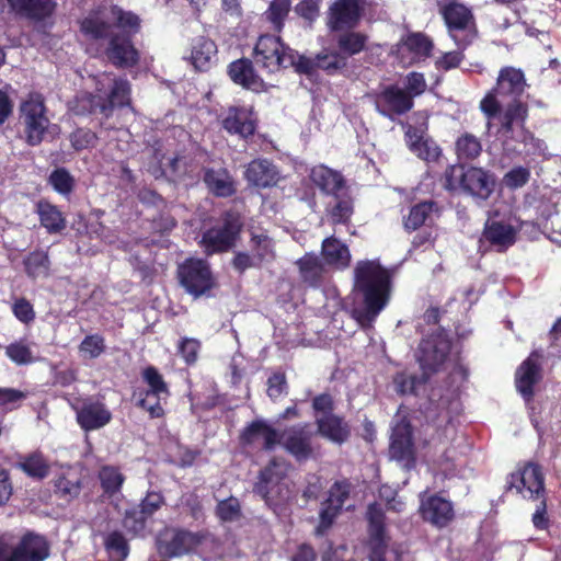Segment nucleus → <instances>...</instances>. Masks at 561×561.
<instances>
[{"label": "nucleus", "instance_id": "f257e3e1", "mask_svg": "<svg viewBox=\"0 0 561 561\" xmlns=\"http://www.w3.org/2000/svg\"><path fill=\"white\" fill-rule=\"evenodd\" d=\"M139 18L116 5L104 7L91 12L82 22L81 31L89 37L110 38L106 48L107 58L117 67L128 68L138 60V51L130 36L138 32Z\"/></svg>", "mask_w": 561, "mask_h": 561}, {"label": "nucleus", "instance_id": "f03ea898", "mask_svg": "<svg viewBox=\"0 0 561 561\" xmlns=\"http://www.w3.org/2000/svg\"><path fill=\"white\" fill-rule=\"evenodd\" d=\"M526 87L524 72L514 67H504L500 70L496 87L491 90L480 102V108L485 115L486 127L490 130L493 122L501 125L500 133L503 136L510 133L524 135V121L526 110L519 102Z\"/></svg>", "mask_w": 561, "mask_h": 561}, {"label": "nucleus", "instance_id": "7ed1b4c3", "mask_svg": "<svg viewBox=\"0 0 561 561\" xmlns=\"http://www.w3.org/2000/svg\"><path fill=\"white\" fill-rule=\"evenodd\" d=\"M353 290L362 299L363 307L354 308L352 317L362 328H369L390 300L392 275L378 261H358L354 268Z\"/></svg>", "mask_w": 561, "mask_h": 561}, {"label": "nucleus", "instance_id": "20e7f679", "mask_svg": "<svg viewBox=\"0 0 561 561\" xmlns=\"http://www.w3.org/2000/svg\"><path fill=\"white\" fill-rule=\"evenodd\" d=\"M96 94H84L78 98V113L93 112L100 108L106 113L115 106L129 103V83L124 79H115L108 73L95 78Z\"/></svg>", "mask_w": 561, "mask_h": 561}, {"label": "nucleus", "instance_id": "39448f33", "mask_svg": "<svg viewBox=\"0 0 561 561\" xmlns=\"http://www.w3.org/2000/svg\"><path fill=\"white\" fill-rule=\"evenodd\" d=\"M453 340L447 331L439 327L423 336L416 348V360L425 377L445 369L453 356Z\"/></svg>", "mask_w": 561, "mask_h": 561}, {"label": "nucleus", "instance_id": "423d86ee", "mask_svg": "<svg viewBox=\"0 0 561 561\" xmlns=\"http://www.w3.org/2000/svg\"><path fill=\"white\" fill-rule=\"evenodd\" d=\"M176 278L184 291L197 299L211 297L219 284L210 264L198 257H187L178 265Z\"/></svg>", "mask_w": 561, "mask_h": 561}, {"label": "nucleus", "instance_id": "0eeeda50", "mask_svg": "<svg viewBox=\"0 0 561 561\" xmlns=\"http://www.w3.org/2000/svg\"><path fill=\"white\" fill-rule=\"evenodd\" d=\"M436 1L450 37L458 47H467L476 36V24L471 10L458 0Z\"/></svg>", "mask_w": 561, "mask_h": 561}, {"label": "nucleus", "instance_id": "6e6552de", "mask_svg": "<svg viewBox=\"0 0 561 561\" xmlns=\"http://www.w3.org/2000/svg\"><path fill=\"white\" fill-rule=\"evenodd\" d=\"M205 531H191L172 527L160 533L156 539V549L164 559H175L192 554L205 541Z\"/></svg>", "mask_w": 561, "mask_h": 561}, {"label": "nucleus", "instance_id": "1a4fd4ad", "mask_svg": "<svg viewBox=\"0 0 561 561\" xmlns=\"http://www.w3.org/2000/svg\"><path fill=\"white\" fill-rule=\"evenodd\" d=\"M446 185L449 190H462L474 197L486 199L493 192L494 180L480 168L451 165L446 171Z\"/></svg>", "mask_w": 561, "mask_h": 561}, {"label": "nucleus", "instance_id": "9d476101", "mask_svg": "<svg viewBox=\"0 0 561 561\" xmlns=\"http://www.w3.org/2000/svg\"><path fill=\"white\" fill-rule=\"evenodd\" d=\"M254 61L267 72L296 65V55L279 37L263 35L254 48Z\"/></svg>", "mask_w": 561, "mask_h": 561}, {"label": "nucleus", "instance_id": "9b49d317", "mask_svg": "<svg viewBox=\"0 0 561 561\" xmlns=\"http://www.w3.org/2000/svg\"><path fill=\"white\" fill-rule=\"evenodd\" d=\"M20 113L27 142L32 146L38 145L49 127L43 96L38 93H30L21 103Z\"/></svg>", "mask_w": 561, "mask_h": 561}, {"label": "nucleus", "instance_id": "f8f14e48", "mask_svg": "<svg viewBox=\"0 0 561 561\" xmlns=\"http://www.w3.org/2000/svg\"><path fill=\"white\" fill-rule=\"evenodd\" d=\"M506 491L516 490L524 499L537 500L546 495L545 477L541 467L526 462L506 478Z\"/></svg>", "mask_w": 561, "mask_h": 561}, {"label": "nucleus", "instance_id": "ddd939ff", "mask_svg": "<svg viewBox=\"0 0 561 561\" xmlns=\"http://www.w3.org/2000/svg\"><path fill=\"white\" fill-rule=\"evenodd\" d=\"M419 514L423 522L443 529L455 519L456 513L453 502L443 496L440 492L430 494L427 491L420 493Z\"/></svg>", "mask_w": 561, "mask_h": 561}, {"label": "nucleus", "instance_id": "4468645a", "mask_svg": "<svg viewBox=\"0 0 561 561\" xmlns=\"http://www.w3.org/2000/svg\"><path fill=\"white\" fill-rule=\"evenodd\" d=\"M313 433L309 423H298L279 433V444L296 461L304 462L313 456Z\"/></svg>", "mask_w": 561, "mask_h": 561}, {"label": "nucleus", "instance_id": "2eb2a0df", "mask_svg": "<svg viewBox=\"0 0 561 561\" xmlns=\"http://www.w3.org/2000/svg\"><path fill=\"white\" fill-rule=\"evenodd\" d=\"M279 431L263 419L248 423L239 433V444L242 448H260L273 451L279 444Z\"/></svg>", "mask_w": 561, "mask_h": 561}, {"label": "nucleus", "instance_id": "dca6fc26", "mask_svg": "<svg viewBox=\"0 0 561 561\" xmlns=\"http://www.w3.org/2000/svg\"><path fill=\"white\" fill-rule=\"evenodd\" d=\"M142 381L148 386L145 391L146 397L157 398L154 404L149 405L146 398H141L137 405L149 413L151 419H160L164 415V409L160 404L162 398L170 396V390L163 376L160 374L157 367L149 365L141 371Z\"/></svg>", "mask_w": 561, "mask_h": 561}, {"label": "nucleus", "instance_id": "f3484780", "mask_svg": "<svg viewBox=\"0 0 561 561\" xmlns=\"http://www.w3.org/2000/svg\"><path fill=\"white\" fill-rule=\"evenodd\" d=\"M50 553V545L44 535L27 530L11 550L8 561H45Z\"/></svg>", "mask_w": 561, "mask_h": 561}, {"label": "nucleus", "instance_id": "a211bd4d", "mask_svg": "<svg viewBox=\"0 0 561 561\" xmlns=\"http://www.w3.org/2000/svg\"><path fill=\"white\" fill-rule=\"evenodd\" d=\"M73 409L76 421L84 432L100 430L112 421V412L105 403L92 397L83 399L81 404Z\"/></svg>", "mask_w": 561, "mask_h": 561}, {"label": "nucleus", "instance_id": "6ab92c4d", "mask_svg": "<svg viewBox=\"0 0 561 561\" xmlns=\"http://www.w3.org/2000/svg\"><path fill=\"white\" fill-rule=\"evenodd\" d=\"M431 39L422 33H410L397 44L394 54L402 66H410L430 56Z\"/></svg>", "mask_w": 561, "mask_h": 561}, {"label": "nucleus", "instance_id": "aec40b11", "mask_svg": "<svg viewBox=\"0 0 561 561\" xmlns=\"http://www.w3.org/2000/svg\"><path fill=\"white\" fill-rule=\"evenodd\" d=\"M389 454L392 459L400 462H412L415 460L413 427L407 419H402L393 427Z\"/></svg>", "mask_w": 561, "mask_h": 561}, {"label": "nucleus", "instance_id": "412c9836", "mask_svg": "<svg viewBox=\"0 0 561 561\" xmlns=\"http://www.w3.org/2000/svg\"><path fill=\"white\" fill-rule=\"evenodd\" d=\"M540 357L538 351H533L519 365L515 374L516 389L526 401L533 400L535 396L534 388L541 379Z\"/></svg>", "mask_w": 561, "mask_h": 561}, {"label": "nucleus", "instance_id": "4be33fe9", "mask_svg": "<svg viewBox=\"0 0 561 561\" xmlns=\"http://www.w3.org/2000/svg\"><path fill=\"white\" fill-rule=\"evenodd\" d=\"M376 110L383 116L404 114L413 107V100L403 89L397 85L385 88L375 100Z\"/></svg>", "mask_w": 561, "mask_h": 561}, {"label": "nucleus", "instance_id": "5701e85b", "mask_svg": "<svg viewBox=\"0 0 561 561\" xmlns=\"http://www.w3.org/2000/svg\"><path fill=\"white\" fill-rule=\"evenodd\" d=\"M358 0H334L329 7L327 23L330 30L354 27L360 19Z\"/></svg>", "mask_w": 561, "mask_h": 561}, {"label": "nucleus", "instance_id": "b1692460", "mask_svg": "<svg viewBox=\"0 0 561 561\" xmlns=\"http://www.w3.org/2000/svg\"><path fill=\"white\" fill-rule=\"evenodd\" d=\"M13 467L22 471L26 477L35 480H45L51 471L49 458L39 449L26 454H18Z\"/></svg>", "mask_w": 561, "mask_h": 561}, {"label": "nucleus", "instance_id": "393cba45", "mask_svg": "<svg viewBox=\"0 0 561 561\" xmlns=\"http://www.w3.org/2000/svg\"><path fill=\"white\" fill-rule=\"evenodd\" d=\"M244 178L251 185L261 188L275 186L283 179L277 167L267 159L251 161L247 165Z\"/></svg>", "mask_w": 561, "mask_h": 561}, {"label": "nucleus", "instance_id": "a878e982", "mask_svg": "<svg viewBox=\"0 0 561 561\" xmlns=\"http://www.w3.org/2000/svg\"><path fill=\"white\" fill-rule=\"evenodd\" d=\"M367 531L373 543V552L385 554L387 550L386 515L380 504L370 503L366 512Z\"/></svg>", "mask_w": 561, "mask_h": 561}, {"label": "nucleus", "instance_id": "bb28decb", "mask_svg": "<svg viewBox=\"0 0 561 561\" xmlns=\"http://www.w3.org/2000/svg\"><path fill=\"white\" fill-rule=\"evenodd\" d=\"M241 228L238 215L229 213L217 227L209 229L203 237V245H232Z\"/></svg>", "mask_w": 561, "mask_h": 561}, {"label": "nucleus", "instance_id": "cd10ccee", "mask_svg": "<svg viewBox=\"0 0 561 561\" xmlns=\"http://www.w3.org/2000/svg\"><path fill=\"white\" fill-rule=\"evenodd\" d=\"M256 118L250 106H233L228 110L222 121L224 128L230 134H237L241 137L253 135L255 130Z\"/></svg>", "mask_w": 561, "mask_h": 561}, {"label": "nucleus", "instance_id": "c85d7f7f", "mask_svg": "<svg viewBox=\"0 0 561 561\" xmlns=\"http://www.w3.org/2000/svg\"><path fill=\"white\" fill-rule=\"evenodd\" d=\"M217 45L205 36H198L192 41L190 49V62L198 71H207L217 62Z\"/></svg>", "mask_w": 561, "mask_h": 561}, {"label": "nucleus", "instance_id": "c756f323", "mask_svg": "<svg viewBox=\"0 0 561 561\" xmlns=\"http://www.w3.org/2000/svg\"><path fill=\"white\" fill-rule=\"evenodd\" d=\"M319 434L332 443L342 445L351 437V426L337 414L322 415L316 419Z\"/></svg>", "mask_w": 561, "mask_h": 561}, {"label": "nucleus", "instance_id": "7c9ffc66", "mask_svg": "<svg viewBox=\"0 0 561 561\" xmlns=\"http://www.w3.org/2000/svg\"><path fill=\"white\" fill-rule=\"evenodd\" d=\"M285 476L282 465L276 458H272L267 465L260 470L257 481L253 485V492L265 502H268L272 491L280 483Z\"/></svg>", "mask_w": 561, "mask_h": 561}, {"label": "nucleus", "instance_id": "2f4dec72", "mask_svg": "<svg viewBox=\"0 0 561 561\" xmlns=\"http://www.w3.org/2000/svg\"><path fill=\"white\" fill-rule=\"evenodd\" d=\"M407 144L410 150L420 159L432 162L440 156V149L432 139L425 137L423 128L409 126L405 131Z\"/></svg>", "mask_w": 561, "mask_h": 561}, {"label": "nucleus", "instance_id": "473e14b6", "mask_svg": "<svg viewBox=\"0 0 561 561\" xmlns=\"http://www.w3.org/2000/svg\"><path fill=\"white\" fill-rule=\"evenodd\" d=\"M436 216H438V206L435 202L417 203L409 208L408 214L403 215V228L409 232L415 231L423 225L431 224Z\"/></svg>", "mask_w": 561, "mask_h": 561}, {"label": "nucleus", "instance_id": "72a5a7b5", "mask_svg": "<svg viewBox=\"0 0 561 561\" xmlns=\"http://www.w3.org/2000/svg\"><path fill=\"white\" fill-rule=\"evenodd\" d=\"M122 518L121 524L131 537L144 538L152 524L137 503H129L124 512L117 511Z\"/></svg>", "mask_w": 561, "mask_h": 561}, {"label": "nucleus", "instance_id": "f704fd0d", "mask_svg": "<svg viewBox=\"0 0 561 561\" xmlns=\"http://www.w3.org/2000/svg\"><path fill=\"white\" fill-rule=\"evenodd\" d=\"M16 14L34 21L48 18L55 10L54 0H7Z\"/></svg>", "mask_w": 561, "mask_h": 561}, {"label": "nucleus", "instance_id": "c9c22d12", "mask_svg": "<svg viewBox=\"0 0 561 561\" xmlns=\"http://www.w3.org/2000/svg\"><path fill=\"white\" fill-rule=\"evenodd\" d=\"M301 280L312 288L322 285L327 271L319 255L312 252L306 253L296 262Z\"/></svg>", "mask_w": 561, "mask_h": 561}, {"label": "nucleus", "instance_id": "e433bc0d", "mask_svg": "<svg viewBox=\"0 0 561 561\" xmlns=\"http://www.w3.org/2000/svg\"><path fill=\"white\" fill-rule=\"evenodd\" d=\"M310 180L324 194L330 196H340L342 190L345 188L342 175L325 165L312 168L310 171Z\"/></svg>", "mask_w": 561, "mask_h": 561}, {"label": "nucleus", "instance_id": "4c0bfd02", "mask_svg": "<svg viewBox=\"0 0 561 561\" xmlns=\"http://www.w3.org/2000/svg\"><path fill=\"white\" fill-rule=\"evenodd\" d=\"M231 80L249 90L259 92L264 89L263 80L255 73L252 62L247 59L236 60L229 66Z\"/></svg>", "mask_w": 561, "mask_h": 561}, {"label": "nucleus", "instance_id": "58836bf2", "mask_svg": "<svg viewBox=\"0 0 561 561\" xmlns=\"http://www.w3.org/2000/svg\"><path fill=\"white\" fill-rule=\"evenodd\" d=\"M516 233L513 225L503 220L489 219L484 225L483 238L492 244L507 245L516 241Z\"/></svg>", "mask_w": 561, "mask_h": 561}, {"label": "nucleus", "instance_id": "ea45409f", "mask_svg": "<svg viewBox=\"0 0 561 561\" xmlns=\"http://www.w3.org/2000/svg\"><path fill=\"white\" fill-rule=\"evenodd\" d=\"M36 214L42 227L49 233H59L66 227V218L59 208L47 201H39L36 204Z\"/></svg>", "mask_w": 561, "mask_h": 561}, {"label": "nucleus", "instance_id": "a19ab883", "mask_svg": "<svg viewBox=\"0 0 561 561\" xmlns=\"http://www.w3.org/2000/svg\"><path fill=\"white\" fill-rule=\"evenodd\" d=\"M98 479L103 492V496L112 499L121 493L126 477L118 467L105 465L98 472Z\"/></svg>", "mask_w": 561, "mask_h": 561}, {"label": "nucleus", "instance_id": "79ce46f5", "mask_svg": "<svg viewBox=\"0 0 561 561\" xmlns=\"http://www.w3.org/2000/svg\"><path fill=\"white\" fill-rule=\"evenodd\" d=\"M82 491V479L76 472H62L54 481L55 494L67 502L79 497Z\"/></svg>", "mask_w": 561, "mask_h": 561}, {"label": "nucleus", "instance_id": "37998d69", "mask_svg": "<svg viewBox=\"0 0 561 561\" xmlns=\"http://www.w3.org/2000/svg\"><path fill=\"white\" fill-rule=\"evenodd\" d=\"M204 181L208 188L218 196H230L234 192L233 181L227 170H207Z\"/></svg>", "mask_w": 561, "mask_h": 561}, {"label": "nucleus", "instance_id": "c03bdc74", "mask_svg": "<svg viewBox=\"0 0 561 561\" xmlns=\"http://www.w3.org/2000/svg\"><path fill=\"white\" fill-rule=\"evenodd\" d=\"M320 259L328 272L343 271L351 264L350 248H321Z\"/></svg>", "mask_w": 561, "mask_h": 561}, {"label": "nucleus", "instance_id": "a18cd8bd", "mask_svg": "<svg viewBox=\"0 0 561 561\" xmlns=\"http://www.w3.org/2000/svg\"><path fill=\"white\" fill-rule=\"evenodd\" d=\"M24 267L27 276L33 279L47 277L50 270L48 253L36 249L24 259Z\"/></svg>", "mask_w": 561, "mask_h": 561}, {"label": "nucleus", "instance_id": "49530a36", "mask_svg": "<svg viewBox=\"0 0 561 561\" xmlns=\"http://www.w3.org/2000/svg\"><path fill=\"white\" fill-rule=\"evenodd\" d=\"M431 377H425L422 373L421 376L408 374L405 371L397 373L393 377V386L400 396H414L416 389L421 385H425Z\"/></svg>", "mask_w": 561, "mask_h": 561}, {"label": "nucleus", "instance_id": "de8ad7c7", "mask_svg": "<svg viewBox=\"0 0 561 561\" xmlns=\"http://www.w3.org/2000/svg\"><path fill=\"white\" fill-rule=\"evenodd\" d=\"M333 202L329 204V213L334 222H345L353 213V203L346 188H343L340 196H332Z\"/></svg>", "mask_w": 561, "mask_h": 561}, {"label": "nucleus", "instance_id": "09e8293b", "mask_svg": "<svg viewBox=\"0 0 561 561\" xmlns=\"http://www.w3.org/2000/svg\"><path fill=\"white\" fill-rule=\"evenodd\" d=\"M343 508L324 500L319 512V524L314 534L323 536L333 526L335 519L341 515Z\"/></svg>", "mask_w": 561, "mask_h": 561}, {"label": "nucleus", "instance_id": "8fccbe9b", "mask_svg": "<svg viewBox=\"0 0 561 561\" xmlns=\"http://www.w3.org/2000/svg\"><path fill=\"white\" fill-rule=\"evenodd\" d=\"M481 150L480 140L471 134H463L456 141V153L459 160L474 159L481 153Z\"/></svg>", "mask_w": 561, "mask_h": 561}, {"label": "nucleus", "instance_id": "3c124183", "mask_svg": "<svg viewBox=\"0 0 561 561\" xmlns=\"http://www.w3.org/2000/svg\"><path fill=\"white\" fill-rule=\"evenodd\" d=\"M137 504L149 520L153 523V516L167 505V499L161 491L148 490Z\"/></svg>", "mask_w": 561, "mask_h": 561}, {"label": "nucleus", "instance_id": "603ef678", "mask_svg": "<svg viewBox=\"0 0 561 561\" xmlns=\"http://www.w3.org/2000/svg\"><path fill=\"white\" fill-rule=\"evenodd\" d=\"M5 355L11 362L19 366L30 365L35 362L32 350L24 340L15 341L7 345Z\"/></svg>", "mask_w": 561, "mask_h": 561}, {"label": "nucleus", "instance_id": "864d4df0", "mask_svg": "<svg viewBox=\"0 0 561 561\" xmlns=\"http://www.w3.org/2000/svg\"><path fill=\"white\" fill-rule=\"evenodd\" d=\"M105 350V339L98 333L87 335L79 345V352L89 359L98 358Z\"/></svg>", "mask_w": 561, "mask_h": 561}, {"label": "nucleus", "instance_id": "5fc2aeb1", "mask_svg": "<svg viewBox=\"0 0 561 561\" xmlns=\"http://www.w3.org/2000/svg\"><path fill=\"white\" fill-rule=\"evenodd\" d=\"M216 516L225 523L237 520L241 516V506L237 497L230 496L216 506Z\"/></svg>", "mask_w": 561, "mask_h": 561}, {"label": "nucleus", "instance_id": "6e6d98bb", "mask_svg": "<svg viewBox=\"0 0 561 561\" xmlns=\"http://www.w3.org/2000/svg\"><path fill=\"white\" fill-rule=\"evenodd\" d=\"M353 485L348 479H342L335 481L329 489L328 502L335 504L343 508L345 502L348 500Z\"/></svg>", "mask_w": 561, "mask_h": 561}, {"label": "nucleus", "instance_id": "4d7b16f0", "mask_svg": "<svg viewBox=\"0 0 561 561\" xmlns=\"http://www.w3.org/2000/svg\"><path fill=\"white\" fill-rule=\"evenodd\" d=\"M202 344L194 337H182L178 343V353L187 366L194 365L198 359Z\"/></svg>", "mask_w": 561, "mask_h": 561}, {"label": "nucleus", "instance_id": "13d9d810", "mask_svg": "<svg viewBox=\"0 0 561 561\" xmlns=\"http://www.w3.org/2000/svg\"><path fill=\"white\" fill-rule=\"evenodd\" d=\"M49 183L59 194L69 195L73 190L75 179L66 169L59 168L49 175Z\"/></svg>", "mask_w": 561, "mask_h": 561}, {"label": "nucleus", "instance_id": "bf43d9fd", "mask_svg": "<svg viewBox=\"0 0 561 561\" xmlns=\"http://www.w3.org/2000/svg\"><path fill=\"white\" fill-rule=\"evenodd\" d=\"M366 37L359 33H346L340 36L339 47L346 55H355L365 47Z\"/></svg>", "mask_w": 561, "mask_h": 561}, {"label": "nucleus", "instance_id": "052dcab7", "mask_svg": "<svg viewBox=\"0 0 561 561\" xmlns=\"http://www.w3.org/2000/svg\"><path fill=\"white\" fill-rule=\"evenodd\" d=\"M107 551L115 552L121 559H126L129 553V545L124 535L114 530L107 535L104 541Z\"/></svg>", "mask_w": 561, "mask_h": 561}, {"label": "nucleus", "instance_id": "680f3d73", "mask_svg": "<svg viewBox=\"0 0 561 561\" xmlns=\"http://www.w3.org/2000/svg\"><path fill=\"white\" fill-rule=\"evenodd\" d=\"M287 379L285 373L277 371L272 374L267 379V396L272 400L278 399L287 392Z\"/></svg>", "mask_w": 561, "mask_h": 561}, {"label": "nucleus", "instance_id": "e2e57ef3", "mask_svg": "<svg viewBox=\"0 0 561 561\" xmlns=\"http://www.w3.org/2000/svg\"><path fill=\"white\" fill-rule=\"evenodd\" d=\"M14 317L22 323L28 324L35 319L33 305L26 298H19L12 305Z\"/></svg>", "mask_w": 561, "mask_h": 561}, {"label": "nucleus", "instance_id": "0e129e2a", "mask_svg": "<svg viewBox=\"0 0 561 561\" xmlns=\"http://www.w3.org/2000/svg\"><path fill=\"white\" fill-rule=\"evenodd\" d=\"M314 64L316 67L331 72L345 66V57L337 53L319 54Z\"/></svg>", "mask_w": 561, "mask_h": 561}, {"label": "nucleus", "instance_id": "69168bd1", "mask_svg": "<svg viewBox=\"0 0 561 561\" xmlns=\"http://www.w3.org/2000/svg\"><path fill=\"white\" fill-rule=\"evenodd\" d=\"M530 176V172L528 169L523 167H517L508 171L504 178L503 183L506 187L515 190L524 186Z\"/></svg>", "mask_w": 561, "mask_h": 561}, {"label": "nucleus", "instance_id": "338daca9", "mask_svg": "<svg viewBox=\"0 0 561 561\" xmlns=\"http://www.w3.org/2000/svg\"><path fill=\"white\" fill-rule=\"evenodd\" d=\"M405 92L411 95V99L421 95L425 92L427 84L425 78L420 72H411L404 79Z\"/></svg>", "mask_w": 561, "mask_h": 561}, {"label": "nucleus", "instance_id": "774afa93", "mask_svg": "<svg viewBox=\"0 0 561 561\" xmlns=\"http://www.w3.org/2000/svg\"><path fill=\"white\" fill-rule=\"evenodd\" d=\"M25 398L26 393L19 389L0 387V407H5L9 410L15 409Z\"/></svg>", "mask_w": 561, "mask_h": 561}]
</instances>
